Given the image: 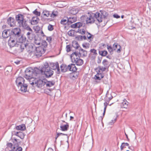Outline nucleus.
I'll return each mask as SVG.
<instances>
[{
	"label": "nucleus",
	"instance_id": "1",
	"mask_svg": "<svg viewBox=\"0 0 151 151\" xmlns=\"http://www.w3.org/2000/svg\"><path fill=\"white\" fill-rule=\"evenodd\" d=\"M81 20H85L86 24L93 23L96 19L99 22H102V19L100 17V13L97 12L96 13H88V15H82L81 18Z\"/></svg>",
	"mask_w": 151,
	"mask_h": 151
},
{
	"label": "nucleus",
	"instance_id": "2",
	"mask_svg": "<svg viewBox=\"0 0 151 151\" xmlns=\"http://www.w3.org/2000/svg\"><path fill=\"white\" fill-rule=\"evenodd\" d=\"M33 47L28 45V47L26 48L27 52L34 58H38L41 56L45 53L44 49L42 47H37L36 48L35 52L32 51Z\"/></svg>",
	"mask_w": 151,
	"mask_h": 151
},
{
	"label": "nucleus",
	"instance_id": "3",
	"mask_svg": "<svg viewBox=\"0 0 151 151\" xmlns=\"http://www.w3.org/2000/svg\"><path fill=\"white\" fill-rule=\"evenodd\" d=\"M70 57L72 62L75 63L77 65H81L83 63V60L80 58V57L78 55V51L73 53L70 55Z\"/></svg>",
	"mask_w": 151,
	"mask_h": 151
},
{
	"label": "nucleus",
	"instance_id": "4",
	"mask_svg": "<svg viewBox=\"0 0 151 151\" xmlns=\"http://www.w3.org/2000/svg\"><path fill=\"white\" fill-rule=\"evenodd\" d=\"M11 35H10L14 37V39H18L19 37L21 36V31L18 27H16L13 29L11 31Z\"/></svg>",
	"mask_w": 151,
	"mask_h": 151
},
{
	"label": "nucleus",
	"instance_id": "5",
	"mask_svg": "<svg viewBox=\"0 0 151 151\" xmlns=\"http://www.w3.org/2000/svg\"><path fill=\"white\" fill-rule=\"evenodd\" d=\"M10 37L9 40L8 42V45L10 47H12L14 46H17L18 44L17 40L18 39H14V37L10 36Z\"/></svg>",
	"mask_w": 151,
	"mask_h": 151
},
{
	"label": "nucleus",
	"instance_id": "6",
	"mask_svg": "<svg viewBox=\"0 0 151 151\" xmlns=\"http://www.w3.org/2000/svg\"><path fill=\"white\" fill-rule=\"evenodd\" d=\"M102 64L104 67L99 66L97 69H99L102 72L105 71L107 69H108L109 67V62L106 59H104L102 61Z\"/></svg>",
	"mask_w": 151,
	"mask_h": 151
},
{
	"label": "nucleus",
	"instance_id": "7",
	"mask_svg": "<svg viewBox=\"0 0 151 151\" xmlns=\"http://www.w3.org/2000/svg\"><path fill=\"white\" fill-rule=\"evenodd\" d=\"M62 123H61L60 126V129L63 131H67L69 128L68 124L65 122L64 121H62Z\"/></svg>",
	"mask_w": 151,
	"mask_h": 151
},
{
	"label": "nucleus",
	"instance_id": "8",
	"mask_svg": "<svg viewBox=\"0 0 151 151\" xmlns=\"http://www.w3.org/2000/svg\"><path fill=\"white\" fill-rule=\"evenodd\" d=\"M46 82L42 79H37L35 80V84L38 88H41L45 84Z\"/></svg>",
	"mask_w": 151,
	"mask_h": 151
},
{
	"label": "nucleus",
	"instance_id": "9",
	"mask_svg": "<svg viewBox=\"0 0 151 151\" xmlns=\"http://www.w3.org/2000/svg\"><path fill=\"white\" fill-rule=\"evenodd\" d=\"M25 78L27 79H30L33 78V75L32 70L29 69H26L25 71Z\"/></svg>",
	"mask_w": 151,
	"mask_h": 151
},
{
	"label": "nucleus",
	"instance_id": "10",
	"mask_svg": "<svg viewBox=\"0 0 151 151\" xmlns=\"http://www.w3.org/2000/svg\"><path fill=\"white\" fill-rule=\"evenodd\" d=\"M50 66L51 69L53 70L57 69V73L58 74H59L60 73V71L59 68L58 63L56 62V63H51L50 64Z\"/></svg>",
	"mask_w": 151,
	"mask_h": 151
},
{
	"label": "nucleus",
	"instance_id": "11",
	"mask_svg": "<svg viewBox=\"0 0 151 151\" xmlns=\"http://www.w3.org/2000/svg\"><path fill=\"white\" fill-rule=\"evenodd\" d=\"M16 47H18L19 50H20L21 52H22L25 48L28 47V43H18Z\"/></svg>",
	"mask_w": 151,
	"mask_h": 151
},
{
	"label": "nucleus",
	"instance_id": "12",
	"mask_svg": "<svg viewBox=\"0 0 151 151\" xmlns=\"http://www.w3.org/2000/svg\"><path fill=\"white\" fill-rule=\"evenodd\" d=\"M44 72L45 77L47 78L50 77L54 73L53 71L50 68L47 69Z\"/></svg>",
	"mask_w": 151,
	"mask_h": 151
},
{
	"label": "nucleus",
	"instance_id": "13",
	"mask_svg": "<svg viewBox=\"0 0 151 151\" xmlns=\"http://www.w3.org/2000/svg\"><path fill=\"white\" fill-rule=\"evenodd\" d=\"M7 23L11 27H14L16 25V22L15 19L12 17H10L8 18Z\"/></svg>",
	"mask_w": 151,
	"mask_h": 151
},
{
	"label": "nucleus",
	"instance_id": "14",
	"mask_svg": "<svg viewBox=\"0 0 151 151\" xmlns=\"http://www.w3.org/2000/svg\"><path fill=\"white\" fill-rule=\"evenodd\" d=\"M16 82L17 86H20L24 83V79L22 77H19L16 79Z\"/></svg>",
	"mask_w": 151,
	"mask_h": 151
},
{
	"label": "nucleus",
	"instance_id": "15",
	"mask_svg": "<svg viewBox=\"0 0 151 151\" xmlns=\"http://www.w3.org/2000/svg\"><path fill=\"white\" fill-rule=\"evenodd\" d=\"M24 16L21 14H19L16 16L15 19L18 24L21 23L24 19Z\"/></svg>",
	"mask_w": 151,
	"mask_h": 151
},
{
	"label": "nucleus",
	"instance_id": "16",
	"mask_svg": "<svg viewBox=\"0 0 151 151\" xmlns=\"http://www.w3.org/2000/svg\"><path fill=\"white\" fill-rule=\"evenodd\" d=\"M27 38L25 36L21 35V36L18 38V43H27Z\"/></svg>",
	"mask_w": 151,
	"mask_h": 151
},
{
	"label": "nucleus",
	"instance_id": "17",
	"mask_svg": "<svg viewBox=\"0 0 151 151\" xmlns=\"http://www.w3.org/2000/svg\"><path fill=\"white\" fill-rule=\"evenodd\" d=\"M39 20V19L37 17H34L30 20V22L32 25H35L38 23Z\"/></svg>",
	"mask_w": 151,
	"mask_h": 151
},
{
	"label": "nucleus",
	"instance_id": "18",
	"mask_svg": "<svg viewBox=\"0 0 151 151\" xmlns=\"http://www.w3.org/2000/svg\"><path fill=\"white\" fill-rule=\"evenodd\" d=\"M114 50L117 53H120L121 52V47L120 45L117 43H114L113 45Z\"/></svg>",
	"mask_w": 151,
	"mask_h": 151
},
{
	"label": "nucleus",
	"instance_id": "19",
	"mask_svg": "<svg viewBox=\"0 0 151 151\" xmlns=\"http://www.w3.org/2000/svg\"><path fill=\"white\" fill-rule=\"evenodd\" d=\"M87 51L84 50L81 48L79 50V52H78V55L80 57L82 56L83 57H86L87 56Z\"/></svg>",
	"mask_w": 151,
	"mask_h": 151
},
{
	"label": "nucleus",
	"instance_id": "20",
	"mask_svg": "<svg viewBox=\"0 0 151 151\" xmlns=\"http://www.w3.org/2000/svg\"><path fill=\"white\" fill-rule=\"evenodd\" d=\"M22 148L20 147L19 146L18 143L14 144V147L11 150L9 151H22Z\"/></svg>",
	"mask_w": 151,
	"mask_h": 151
},
{
	"label": "nucleus",
	"instance_id": "21",
	"mask_svg": "<svg viewBox=\"0 0 151 151\" xmlns=\"http://www.w3.org/2000/svg\"><path fill=\"white\" fill-rule=\"evenodd\" d=\"M18 86V88H20V90L22 92H26L27 91L28 86L26 84L24 83L22 85Z\"/></svg>",
	"mask_w": 151,
	"mask_h": 151
},
{
	"label": "nucleus",
	"instance_id": "22",
	"mask_svg": "<svg viewBox=\"0 0 151 151\" xmlns=\"http://www.w3.org/2000/svg\"><path fill=\"white\" fill-rule=\"evenodd\" d=\"M68 68L69 71L73 72H76L77 69L74 64H71L69 65L68 66Z\"/></svg>",
	"mask_w": 151,
	"mask_h": 151
},
{
	"label": "nucleus",
	"instance_id": "23",
	"mask_svg": "<svg viewBox=\"0 0 151 151\" xmlns=\"http://www.w3.org/2000/svg\"><path fill=\"white\" fill-rule=\"evenodd\" d=\"M29 40H32L35 37V35L32 31H29L26 34Z\"/></svg>",
	"mask_w": 151,
	"mask_h": 151
},
{
	"label": "nucleus",
	"instance_id": "24",
	"mask_svg": "<svg viewBox=\"0 0 151 151\" xmlns=\"http://www.w3.org/2000/svg\"><path fill=\"white\" fill-rule=\"evenodd\" d=\"M128 104L129 102L126 99H124L121 103L120 106L122 108L127 109L128 106Z\"/></svg>",
	"mask_w": 151,
	"mask_h": 151
},
{
	"label": "nucleus",
	"instance_id": "25",
	"mask_svg": "<svg viewBox=\"0 0 151 151\" xmlns=\"http://www.w3.org/2000/svg\"><path fill=\"white\" fill-rule=\"evenodd\" d=\"M100 12L101 14H100V17L102 19V22L103 20V18L106 19L107 18V17L108 15V13L105 11H101Z\"/></svg>",
	"mask_w": 151,
	"mask_h": 151
},
{
	"label": "nucleus",
	"instance_id": "26",
	"mask_svg": "<svg viewBox=\"0 0 151 151\" xmlns=\"http://www.w3.org/2000/svg\"><path fill=\"white\" fill-rule=\"evenodd\" d=\"M19 24L20 27H22L24 29H25L26 27H27L28 25L27 21L25 19Z\"/></svg>",
	"mask_w": 151,
	"mask_h": 151
},
{
	"label": "nucleus",
	"instance_id": "27",
	"mask_svg": "<svg viewBox=\"0 0 151 151\" xmlns=\"http://www.w3.org/2000/svg\"><path fill=\"white\" fill-rule=\"evenodd\" d=\"M15 135L20 137L21 139H23L25 135V134L22 132H15Z\"/></svg>",
	"mask_w": 151,
	"mask_h": 151
},
{
	"label": "nucleus",
	"instance_id": "28",
	"mask_svg": "<svg viewBox=\"0 0 151 151\" xmlns=\"http://www.w3.org/2000/svg\"><path fill=\"white\" fill-rule=\"evenodd\" d=\"M83 25V24L81 22H78L74 24H72L71 27L73 28H79Z\"/></svg>",
	"mask_w": 151,
	"mask_h": 151
},
{
	"label": "nucleus",
	"instance_id": "29",
	"mask_svg": "<svg viewBox=\"0 0 151 151\" xmlns=\"http://www.w3.org/2000/svg\"><path fill=\"white\" fill-rule=\"evenodd\" d=\"M68 20V25L71 24L75 22L77 20V18L75 17H71L69 18H67Z\"/></svg>",
	"mask_w": 151,
	"mask_h": 151
},
{
	"label": "nucleus",
	"instance_id": "30",
	"mask_svg": "<svg viewBox=\"0 0 151 151\" xmlns=\"http://www.w3.org/2000/svg\"><path fill=\"white\" fill-rule=\"evenodd\" d=\"M10 31L4 30L2 32V36L4 38H6L9 36Z\"/></svg>",
	"mask_w": 151,
	"mask_h": 151
},
{
	"label": "nucleus",
	"instance_id": "31",
	"mask_svg": "<svg viewBox=\"0 0 151 151\" xmlns=\"http://www.w3.org/2000/svg\"><path fill=\"white\" fill-rule=\"evenodd\" d=\"M78 12V10L77 9L75 8H72L69 10V13L70 14L73 15L76 14Z\"/></svg>",
	"mask_w": 151,
	"mask_h": 151
},
{
	"label": "nucleus",
	"instance_id": "32",
	"mask_svg": "<svg viewBox=\"0 0 151 151\" xmlns=\"http://www.w3.org/2000/svg\"><path fill=\"white\" fill-rule=\"evenodd\" d=\"M61 71L62 72L64 73L66 72L68 68V66L65 64H62L60 66Z\"/></svg>",
	"mask_w": 151,
	"mask_h": 151
},
{
	"label": "nucleus",
	"instance_id": "33",
	"mask_svg": "<svg viewBox=\"0 0 151 151\" xmlns=\"http://www.w3.org/2000/svg\"><path fill=\"white\" fill-rule=\"evenodd\" d=\"M104 76L101 73H97V74L95 75L94 78L95 79L100 80L103 78Z\"/></svg>",
	"mask_w": 151,
	"mask_h": 151
},
{
	"label": "nucleus",
	"instance_id": "34",
	"mask_svg": "<svg viewBox=\"0 0 151 151\" xmlns=\"http://www.w3.org/2000/svg\"><path fill=\"white\" fill-rule=\"evenodd\" d=\"M113 98V96L110 94L106 93L104 98L105 101L109 102Z\"/></svg>",
	"mask_w": 151,
	"mask_h": 151
},
{
	"label": "nucleus",
	"instance_id": "35",
	"mask_svg": "<svg viewBox=\"0 0 151 151\" xmlns=\"http://www.w3.org/2000/svg\"><path fill=\"white\" fill-rule=\"evenodd\" d=\"M32 70L34 75H36L39 74L41 72H42V70H40L37 68H35Z\"/></svg>",
	"mask_w": 151,
	"mask_h": 151
},
{
	"label": "nucleus",
	"instance_id": "36",
	"mask_svg": "<svg viewBox=\"0 0 151 151\" xmlns=\"http://www.w3.org/2000/svg\"><path fill=\"white\" fill-rule=\"evenodd\" d=\"M72 45L73 47L75 48L76 49L79 50L81 48L80 46L78 43L76 41H74L72 42Z\"/></svg>",
	"mask_w": 151,
	"mask_h": 151
},
{
	"label": "nucleus",
	"instance_id": "37",
	"mask_svg": "<svg viewBox=\"0 0 151 151\" xmlns=\"http://www.w3.org/2000/svg\"><path fill=\"white\" fill-rule=\"evenodd\" d=\"M17 129L21 130H24L26 129L25 125L24 124H22L18 126H17L16 127Z\"/></svg>",
	"mask_w": 151,
	"mask_h": 151
},
{
	"label": "nucleus",
	"instance_id": "38",
	"mask_svg": "<svg viewBox=\"0 0 151 151\" xmlns=\"http://www.w3.org/2000/svg\"><path fill=\"white\" fill-rule=\"evenodd\" d=\"M55 82L54 81H47L45 84L47 87H51L54 85Z\"/></svg>",
	"mask_w": 151,
	"mask_h": 151
},
{
	"label": "nucleus",
	"instance_id": "39",
	"mask_svg": "<svg viewBox=\"0 0 151 151\" xmlns=\"http://www.w3.org/2000/svg\"><path fill=\"white\" fill-rule=\"evenodd\" d=\"M58 13L57 11H53L51 13L50 15V17L54 18L58 16Z\"/></svg>",
	"mask_w": 151,
	"mask_h": 151
},
{
	"label": "nucleus",
	"instance_id": "40",
	"mask_svg": "<svg viewBox=\"0 0 151 151\" xmlns=\"http://www.w3.org/2000/svg\"><path fill=\"white\" fill-rule=\"evenodd\" d=\"M42 14L44 16H45L46 17H48L49 16L50 17V12L47 10H45L43 11Z\"/></svg>",
	"mask_w": 151,
	"mask_h": 151
},
{
	"label": "nucleus",
	"instance_id": "41",
	"mask_svg": "<svg viewBox=\"0 0 151 151\" xmlns=\"http://www.w3.org/2000/svg\"><path fill=\"white\" fill-rule=\"evenodd\" d=\"M108 52L106 50H99V54L102 56H105L107 54Z\"/></svg>",
	"mask_w": 151,
	"mask_h": 151
},
{
	"label": "nucleus",
	"instance_id": "42",
	"mask_svg": "<svg viewBox=\"0 0 151 151\" xmlns=\"http://www.w3.org/2000/svg\"><path fill=\"white\" fill-rule=\"evenodd\" d=\"M42 45L39 47H42L44 49L45 52V48L47 46V44L46 41H43L42 43Z\"/></svg>",
	"mask_w": 151,
	"mask_h": 151
},
{
	"label": "nucleus",
	"instance_id": "43",
	"mask_svg": "<svg viewBox=\"0 0 151 151\" xmlns=\"http://www.w3.org/2000/svg\"><path fill=\"white\" fill-rule=\"evenodd\" d=\"M109 102L108 101H105V103H104V112L103 113V116H104V115L105 113L106 109L107 108V106L109 105Z\"/></svg>",
	"mask_w": 151,
	"mask_h": 151
},
{
	"label": "nucleus",
	"instance_id": "44",
	"mask_svg": "<svg viewBox=\"0 0 151 151\" xmlns=\"http://www.w3.org/2000/svg\"><path fill=\"white\" fill-rule=\"evenodd\" d=\"M60 23L63 25L66 24L67 23H68V19L67 20H66L64 19H62L60 21Z\"/></svg>",
	"mask_w": 151,
	"mask_h": 151
},
{
	"label": "nucleus",
	"instance_id": "45",
	"mask_svg": "<svg viewBox=\"0 0 151 151\" xmlns=\"http://www.w3.org/2000/svg\"><path fill=\"white\" fill-rule=\"evenodd\" d=\"M48 67L49 65L48 63H45L44 64V66H43V68H42V69L41 70H42V71H45V70L47 69H50V68H49Z\"/></svg>",
	"mask_w": 151,
	"mask_h": 151
},
{
	"label": "nucleus",
	"instance_id": "46",
	"mask_svg": "<svg viewBox=\"0 0 151 151\" xmlns=\"http://www.w3.org/2000/svg\"><path fill=\"white\" fill-rule=\"evenodd\" d=\"M86 33L89 35V36H88V35H87L86 37L89 40V41L91 42L92 41V39H93V37L92 38V37L93 36V35L88 32H86Z\"/></svg>",
	"mask_w": 151,
	"mask_h": 151
},
{
	"label": "nucleus",
	"instance_id": "47",
	"mask_svg": "<svg viewBox=\"0 0 151 151\" xmlns=\"http://www.w3.org/2000/svg\"><path fill=\"white\" fill-rule=\"evenodd\" d=\"M125 145L127 146H128L129 145V144L127 143H122V145L120 146V149L121 150H123V148H125V147L124 146V145Z\"/></svg>",
	"mask_w": 151,
	"mask_h": 151
},
{
	"label": "nucleus",
	"instance_id": "48",
	"mask_svg": "<svg viewBox=\"0 0 151 151\" xmlns=\"http://www.w3.org/2000/svg\"><path fill=\"white\" fill-rule=\"evenodd\" d=\"M78 32L81 35H84L86 34V32L84 29H78Z\"/></svg>",
	"mask_w": 151,
	"mask_h": 151
},
{
	"label": "nucleus",
	"instance_id": "49",
	"mask_svg": "<svg viewBox=\"0 0 151 151\" xmlns=\"http://www.w3.org/2000/svg\"><path fill=\"white\" fill-rule=\"evenodd\" d=\"M107 49L108 51L111 53L113 51V49L111 46H109L108 45H107Z\"/></svg>",
	"mask_w": 151,
	"mask_h": 151
},
{
	"label": "nucleus",
	"instance_id": "50",
	"mask_svg": "<svg viewBox=\"0 0 151 151\" xmlns=\"http://www.w3.org/2000/svg\"><path fill=\"white\" fill-rule=\"evenodd\" d=\"M33 13L37 16H40V12H38L37 9H35L33 12Z\"/></svg>",
	"mask_w": 151,
	"mask_h": 151
},
{
	"label": "nucleus",
	"instance_id": "51",
	"mask_svg": "<svg viewBox=\"0 0 151 151\" xmlns=\"http://www.w3.org/2000/svg\"><path fill=\"white\" fill-rule=\"evenodd\" d=\"M74 33V31L73 30H71L69 31L68 33V35L71 36H72L73 35Z\"/></svg>",
	"mask_w": 151,
	"mask_h": 151
},
{
	"label": "nucleus",
	"instance_id": "52",
	"mask_svg": "<svg viewBox=\"0 0 151 151\" xmlns=\"http://www.w3.org/2000/svg\"><path fill=\"white\" fill-rule=\"evenodd\" d=\"M90 51L91 52L93 53V55H97V53L96 52V50L94 49H91Z\"/></svg>",
	"mask_w": 151,
	"mask_h": 151
},
{
	"label": "nucleus",
	"instance_id": "53",
	"mask_svg": "<svg viewBox=\"0 0 151 151\" xmlns=\"http://www.w3.org/2000/svg\"><path fill=\"white\" fill-rule=\"evenodd\" d=\"M40 41L39 40H37L35 38V43L37 45H40Z\"/></svg>",
	"mask_w": 151,
	"mask_h": 151
},
{
	"label": "nucleus",
	"instance_id": "54",
	"mask_svg": "<svg viewBox=\"0 0 151 151\" xmlns=\"http://www.w3.org/2000/svg\"><path fill=\"white\" fill-rule=\"evenodd\" d=\"M48 29L50 31H52L53 29V26L50 24H49L48 26Z\"/></svg>",
	"mask_w": 151,
	"mask_h": 151
},
{
	"label": "nucleus",
	"instance_id": "55",
	"mask_svg": "<svg viewBox=\"0 0 151 151\" xmlns=\"http://www.w3.org/2000/svg\"><path fill=\"white\" fill-rule=\"evenodd\" d=\"M89 44L88 43H84L82 45L83 47L88 48L89 47Z\"/></svg>",
	"mask_w": 151,
	"mask_h": 151
},
{
	"label": "nucleus",
	"instance_id": "56",
	"mask_svg": "<svg viewBox=\"0 0 151 151\" xmlns=\"http://www.w3.org/2000/svg\"><path fill=\"white\" fill-rule=\"evenodd\" d=\"M66 50L67 52H69L71 50L70 47V45H67L66 47Z\"/></svg>",
	"mask_w": 151,
	"mask_h": 151
},
{
	"label": "nucleus",
	"instance_id": "57",
	"mask_svg": "<svg viewBox=\"0 0 151 151\" xmlns=\"http://www.w3.org/2000/svg\"><path fill=\"white\" fill-rule=\"evenodd\" d=\"M82 35H78L76 37V39L78 40L81 41L82 40Z\"/></svg>",
	"mask_w": 151,
	"mask_h": 151
},
{
	"label": "nucleus",
	"instance_id": "58",
	"mask_svg": "<svg viewBox=\"0 0 151 151\" xmlns=\"http://www.w3.org/2000/svg\"><path fill=\"white\" fill-rule=\"evenodd\" d=\"M26 29L29 31H32V29H31V28L29 27L28 25H27V27H26Z\"/></svg>",
	"mask_w": 151,
	"mask_h": 151
},
{
	"label": "nucleus",
	"instance_id": "59",
	"mask_svg": "<svg viewBox=\"0 0 151 151\" xmlns=\"http://www.w3.org/2000/svg\"><path fill=\"white\" fill-rule=\"evenodd\" d=\"M46 40L48 42H50L52 40V38L51 37H46Z\"/></svg>",
	"mask_w": 151,
	"mask_h": 151
},
{
	"label": "nucleus",
	"instance_id": "60",
	"mask_svg": "<svg viewBox=\"0 0 151 151\" xmlns=\"http://www.w3.org/2000/svg\"><path fill=\"white\" fill-rule=\"evenodd\" d=\"M113 17L114 18L118 19L120 17V16L116 14H114L113 15Z\"/></svg>",
	"mask_w": 151,
	"mask_h": 151
},
{
	"label": "nucleus",
	"instance_id": "61",
	"mask_svg": "<svg viewBox=\"0 0 151 151\" xmlns=\"http://www.w3.org/2000/svg\"><path fill=\"white\" fill-rule=\"evenodd\" d=\"M7 145L8 147L11 148L12 146V144L11 143H8Z\"/></svg>",
	"mask_w": 151,
	"mask_h": 151
},
{
	"label": "nucleus",
	"instance_id": "62",
	"mask_svg": "<svg viewBox=\"0 0 151 151\" xmlns=\"http://www.w3.org/2000/svg\"><path fill=\"white\" fill-rule=\"evenodd\" d=\"M98 59L97 60V62L98 63H101V59L102 58H100L99 57H98Z\"/></svg>",
	"mask_w": 151,
	"mask_h": 151
},
{
	"label": "nucleus",
	"instance_id": "63",
	"mask_svg": "<svg viewBox=\"0 0 151 151\" xmlns=\"http://www.w3.org/2000/svg\"><path fill=\"white\" fill-rule=\"evenodd\" d=\"M62 134V133H57V135L56 136V137H55V139L56 140L57 138L60 136L61 134Z\"/></svg>",
	"mask_w": 151,
	"mask_h": 151
},
{
	"label": "nucleus",
	"instance_id": "64",
	"mask_svg": "<svg viewBox=\"0 0 151 151\" xmlns=\"http://www.w3.org/2000/svg\"><path fill=\"white\" fill-rule=\"evenodd\" d=\"M116 118H115L114 120H111L112 122L110 123V124H111L112 123H114L116 121Z\"/></svg>",
	"mask_w": 151,
	"mask_h": 151
}]
</instances>
